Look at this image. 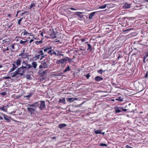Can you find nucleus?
I'll return each mask as SVG.
<instances>
[{
    "label": "nucleus",
    "instance_id": "nucleus-4",
    "mask_svg": "<svg viewBox=\"0 0 148 148\" xmlns=\"http://www.w3.org/2000/svg\"><path fill=\"white\" fill-rule=\"evenodd\" d=\"M25 68V67H24V66L22 65L21 67L16 70L18 75H19L20 76H22L24 75V73L27 71Z\"/></svg>",
    "mask_w": 148,
    "mask_h": 148
},
{
    "label": "nucleus",
    "instance_id": "nucleus-28",
    "mask_svg": "<svg viewBox=\"0 0 148 148\" xmlns=\"http://www.w3.org/2000/svg\"><path fill=\"white\" fill-rule=\"evenodd\" d=\"M27 40H26L25 41H23L22 40H21L20 41V43L22 45H25V43L27 42Z\"/></svg>",
    "mask_w": 148,
    "mask_h": 148
},
{
    "label": "nucleus",
    "instance_id": "nucleus-9",
    "mask_svg": "<svg viewBox=\"0 0 148 148\" xmlns=\"http://www.w3.org/2000/svg\"><path fill=\"white\" fill-rule=\"evenodd\" d=\"M40 102V103L39 104V108L40 110H42L45 108V103L43 101H41Z\"/></svg>",
    "mask_w": 148,
    "mask_h": 148
},
{
    "label": "nucleus",
    "instance_id": "nucleus-1",
    "mask_svg": "<svg viewBox=\"0 0 148 148\" xmlns=\"http://www.w3.org/2000/svg\"><path fill=\"white\" fill-rule=\"evenodd\" d=\"M27 105V106H29L30 107L27 108V110L31 114H33L36 112V108L39 106V103L38 102H36L32 104H28Z\"/></svg>",
    "mask_w": 148,
    "mask_h": 148
},
{
    "label": "nucleus",
    "instance_id": "nucleus-25",
    "mask_svg": "<svg viewBox=\"0 0 148 148\" xmlns=\"http://www.w3.org/2000/svg\"><path fill=\"white\" fill-rule=\"evenodd\" d=\"M87 45L88 46V48L87 49V50H90V51H91L92 49L90 45V44H88Z\"/></svg>",
    "mask_w": 148,
    "mask_h": 148
},
{
    "label": "nucleus",
    "instance_id": "nucleus-41",
    "mask_svg": "<svg viewBox=\"0 0 148 148\" xmlns=\"http://www.w3.org/2000/svg\"><path fill=\"white\" fill-rule=\"evenodd\" d=\"M6 93L5 92H3L1 93L0 95L2 96H4L6 95Z\"/></svg>",
    "mask_w": 148,
    "mask_h": 148
},
{
    "label": "nucleus",
    "instance_id": "nucleus-50",
    "mask_svg": "<svg viewBox=\"0 0 148 148\" xmlns=\"http://www.w3.org/2000/svg\"><path fill=\"white\" fill-rule=\"evenodd\" d=\"M60 59L58 60L56 62V64H59L60 63H61V62H60Z\"/></svg>",
    "mask_w": 148,
    "mask_h": 148
},
{
    "label": "nucleus",
    "instance_id": "nucleus-3",
    "mask_svg": "<svg viewBox=\"0 0 148 148\" xmlns=\"http://www.w3.org/2000/svg\"><path fill=\"white\" fill-rule=\"evenodd\" d=\"M49 64V60L48 59H45L41 62V64L39 66V68L40 69L47 68Z\"/></svg>",
    "mask_w": 148,
    "mask_h": 148
},
{
    "label": "nucleus",
    "instance_id": "nucleus-63",
    "mask_svg": "<svg viewBox=\"0 0 148 148\" xmlns=\"http://www.w3.org/2000/svg\"><path fill=\"white\" fill-rule=\"evenodd\" d=\"M145 2L148 3V0H145Z\"/></svg>",
    "mask_w": 148,
    "mask_h": 148
},
{
    "label": "nucleus",
    "instance_id": "nucleus-47",
    "mask_svg": "<svg viewBox=\"0 0 148 148\" xmlns=\"http://www.w3.org/2000/svg\"><path fill=\"white\" fill-rule=\"evenodd\" d=\"M9 50V48L8 47H7L6 49H3V51H8Z\"/></svg>",
    "mask_w": 148,
    "mask_h": 148
},
{
    "label": "nucleus",
    "instance_id": "nucleus-60",
    "mask_svg": "<svg viewBox=\"0 0 148 148\" xmlns=\"http://www.w3.org/2000/svg\"><path fill=\"white\" fill-rule=\"evenodd\" d=\"M7 16L8 17H10L11 16V14H9L7 15Z\"/></svg>",
    "mask_w": 148,
    "mask_h": 148
},
{
    "label": "nucleus",
    "instance_id": "nucleus-32",
    "mask_svg": "<svg viewBox=\"0 0 148 148\" xmlns=\"http://www.w3.org/2000/svg\"><path fill=\"white\" fill-rule=\"evenodd\" d=\"M45 56H46V55H44V53L43 52V55H42V56H41L40 57V59H39V60H42L44 58H45Z\"/></svg>",
    "mask_w": 148,
    "mask_h": 148
},
{
    "label": "nucleus",
    "instance_id": "nucleus-59",
    "mask_svg": "<svg viewBox=\"0 0 148 148\" xmlns=\"http://www.w3.org/2000/svg\"><path fill=\"white\" fill-rule=\"evenodd\" d=\"M34 41V40L33 39H32L31 40H30L29 42V43H31L33 41Z\"/></svg>",
    "mask_w": 148,
    "mask_h": 148
},
{
    "label": "nucleus",
    "instance_id": "nucleus-54",
    "mask_svg": "<svg viewBox=\"0 0 148 148\" xmlns=\"http://www.w3.org/2000/svg\"><path fill=\"white\" fill-rule=\"evenodd\" d=\"M66 58H67V59H68V60L69 61H71L72 60V59L71 58H69L68 57H67Z\"/></svg>",
    "mask_w": 148,
    "mask_h": 148
},
{
    "label": "nucleus",
    "instance_id": "nucleus-14",
    "mask_svg": "<svg viewBox=\"0 0 148 148\" xmlns=\"http://www.w3.org/2000/svg\"><path fill=\"white\" fill-rule=\"evenodd\" d=\"M1 114L5 120H6L8 121L10 120V118L8 116L3 114Z\"/></svg>",
    "mask_w": 148,
    "mask_h": 148
},
{
    "label": "nucleus",
    "instance_id": "nucleus-22",
    "mask_svg": "<svg viewBox=\"0 0 148 148\" xmlns=\"http://www.w3.org/2000/svg\"><path fill=\"white\" fill-rule=\"evenodd\" d=\"M60 62L62 64H64L65 62L67 61V60L65 58H63L61 59H60Z\"/></svg>",
    "mask_w": 148,
    "mask_h": 148
},
{
    "label": "nucleus",
    "instance_id": "nucleus-13",
    "mask_svg": "<svg viewBox=\"0 0 148 148\" xmlns=\"http://www.w3.org/2000/svg\"><path fill=\"white\" fill-rule=\"evenodd\" d=\"M8 105L3 107H0V109L4 112H6L7 110V106Z\"/></svg>",
    "mask_w": 148,
    "mask_h": 148
},
{
    "label": "nucleus",
    "instance_id": "nucleus-20",
    "mask_svg": "<svg viewBox=\"0 0 148 148\" xmlns=\"http://www.w3.org/2000/svg\"><path fill=\"white\" fill-rule=\"evenodd\" d=\"M95 12H94L91 13L89 14V19H91L92 18V16L94 15Z\"/></svg>",
    "mask_w": 148,
    "mask_h": 148
},
{
    "label": "nucleus",
    "instance_id": "nucleus-19",
    "mask_svg": "<svg viewBox=\"0 0 148 148\" xmlns=\"http://www.w3.org/2000/svg\"><path fill=\"white\" fill-rule=\"evenodd\" d=\"M66 126V125L65 124H60L59 125V127L60 128L62 129L63 127H64Z\"/></svg>",
    "mask_w": 148,
    "mask_h": 148
},
{
    "label": "nucleus",
    "instance_id": "nucleus-16",
    "mask_svg": "<svg viewBox=\"0 0 148 148\" xmlns=\"http://www.w3.org/2000/svg\"><path fill=\"white\" fill-rule=\"evenodd\" d=\"M82 12H76V14H75L79 16L80 18H82L84 16V15H82Z\"/></svg>",
    "mask_w": 148,
    "mask_h": 148
},
{
    "label": "nucleus",
    "instance_id": "nucleus-35",
    "mask_svg": "<svg viewBox=\"0 0 148 148\" xmlns=\"http://www.w3.org/2000/svg\"><path fill=\"white\" fill-rule=\"evenodd\" d=\"M47 71L46 70L45 71H42V72H41V75H42V76L44 75L47 73Z\"/></svg>",
    "mask_w": 148,
    "mask_h": 148
},
{
    "label": "nucleus",
    "instance_id": "nucleus-15",
    "mask_svg": "<svg viewBox=\"0 0 148 148\" xmlns=\"http://www.w3.org/2000/svg\"><path fill=\"white\" fill-rule=\"evenodd\" d=\"M10 75L11 76V77H16V75H18L16 70L13 73H10Z\"/></svg>",
    "mask_w": 148,
    "mask_h": 148
},
{
    "label": "nucleus",
    "instance_id": "nucleus-11",
    "mask_svg": "<svg viewBox=\"0 0 148 148\" xmlns=\"http://www.w3.org/2000/svg\"><path fill=\"white\" fill-rule=\"evenodd\" d=\"M131 4L130 3H125L123 7L125 9H128L130 8L131 7Z\"/></svg>",
    "mask_w": 148,
    "mask_h": 148
},
{
    "label": "nucleus",
    "instance_id": "nucleus-29",
    "mask_svg": "<svg viewBox=\"0 0 148 148\" xmlns=\"http://www.w3.org/2000/svg\"><path fill=\"white\" fill-rule=\"evenodd\" d=\"M42 42V41L41 40L40 41H35V43L37 45H38L41 44Z\"/></svg>",
    "mask_w": 148,
    "mask_h": 148
},
{
    "label": "nucleus",
    "instance_id": "nucleus-39",
    "mask_svg": "<svg viewBox=\"0 0 148 148\" xmlns=\"http://www.w3.org/2000/svg\"><path fill=\"white\" fill-rule=\"evenodd\" d=\"M100 145L102 146H107V145L106 144L104 143H100Z\"/></svg>",
    "mask_w": 148,
    "mask_h": 148
},
{
    "label": "nucleus",
    "instance_id": "nucleus-55",
    "mask_svg": "<svg viewBox=\"0 0 148 148\" xmlns=\"http://www.w3.org/2000/svg\"><path fill=\"white\" fill-rule=\"evenodd\" d=\"M146 58L145 57H143V62H144V63H145V59Z\"/></svg>",
    "mask_w": 148,
    "mask_h": 148
},
{
    "label": "nucleus",
    "instance_id": "nucleus-24",
    "mask_svg": "<svg viewBox=\"0 0 148 148\" xmlns=\"http://www.w3.org/2000/svg\"><path fill=\"white\" fill-rule=\"evenodd\" d=\"M71 70V69L69 67V66H68L67 67L66 69L63 71V72H66L67 71H70Z\"/></svg>",
    "mask_w": 148,
    "mask_h": 148
},
{
    "label": "nucleus",
    "instance_id": "nucleus-26",
    "mask_svg": "<svg viewBox=\"0 0 148 148\" xmlns=\"http://www.w3.org/2000/svg\"><path fill=\"white\" fill-rule=\"evenodd\" d=\"M106 6L107 4H105L103 5L99 6V9H104L106 7Z\"/></svg>",
    "mask_w": 148,
    "mask_h": 148
},
{
    "label": "nucleus",
    "instance_id": "nucleus-64",
    "mask_svg": "<svg viewBox=\"0 0 148 148\" xmlns=\"http://www.w3.org/2000/svg\"><path fill=\"white\" fill-rule=\"evenodd\" d=\"M2 67H3V66H2V65H0V68H1Z\"/></svg>",
    "mask_w": 148,
    "mask_h": 148
},
{
    "label": "nucleus",
    "instance_id": "nucleus-18",
    "mask_svg": "<svg viewBox=\"0 0 148 148\" xmlns=\"http://www.w3.org/2000/svg\"><path fill=\"white\" fill-rule=\"evenodd\" d=\"M32 66L34 69H36L37 65V62H33L32 64Z\"/></svg>",
    "mask_w": 148,
    "mask_h": 148
},
{
    "label": "nucleus",
    "instance_id": "nucleus-58",
    "mask_svg": "<svg viewBox=\"0 0 148 148\" xmlns=\"http://www.w3.org/2000/svg\"><path fill=\"white\" fill-rule=\"evenodd\" d=\"M25 12H24V13H21L20 14V16H22L23 15V14L25 13Z\"/></svg>",
    "mask_w": 148,
    "mask_h": 148
},
{
    "label": "nucleus",
    "instance_id": "nucleus-43",
    "mask_svg": "<svg viewBox=\"0 0 148 148\" xmlns=\"http://www.w3.org/2000/svg\"><path fill=\"white\" fill-rule=\"evenodd\" d=\"M72 99H73L71 98H68L67 99V101H71Z\"/></svg>",
    "mask_w": 148,
    "mask_h": 148
},
{
    "label": "nucleus",
    "instance_id": "nucleus-45",
    "mask_svg": "<svg viewBox=\"0 0 148 148\" xmlns=\"http://www.w3.org/2000/svg\"><path fill=\"white\" fill-rule=\"evenodd\" d=\"M86 40V38H84L83 39H81V40L82 42H84Z\"/></svg>",
    "mask_w": 148,
    "mask_h": 148
},
{
    "label": "nucleus",
    "instance_id": "nucleus-49",
    "mask_svg": "<svg viewBox=\"0 0 148 148\" xmlns=\"http://www.w3.org/2000/svg\"><path fill=\"white\" fill-rule=\"evenodd\" d=\"M69 9H70L71 10H77L76 9L74 8H69Z\"/></svg>",
    "mask_w": 148,
    "mask_h": 148
},
{
    "label": "nucleus",
    "instance_id": "nucleus-56",
    "mask_svg": "<svg viewBox=\"0 0 148 148\" xmlns=\"http://www.w3.org/2000/svg\"><path fill=\"white\" fill-rule=\"evenodd\" d=\"M20 12V11H18L17 12V14L16 15V16L17 17L18 14Z\"/></svg>",
    "mask_w": 148,
    "mask_h": 148
},
{
    "label": "nucleus",
    "instance_id": "nucleus-48",
    "mask_svg": "<svg viewBox=\"0 0 148 148\" xmlns=\"http://www.w3.org/2000/svg\"><path fill=\"white\" fill-rule=\"evenodd\" d=\"M4 78L5 79H10V77L9 76L6 77H4Z\"/></svg>",
    "mask_w": 148,
    "mask_h": 148
},
{
    "label": "nucleus",
    "instance_id": "nucleus-27",
    "mask_svg": "<svg viewBox=\"0 0 148 148\" xmlns=\"http://www.w3.org/2000/svg\"><path fill=\"white\" fill-rule=\"evenodd\" d=\"M94 132L96 134H101V130H98L95 131Z\"/></svg>",
    "mask_w": 148,
    "mask_h": 148
},
{
    "label": "nucleus",
    "instance_id": "nucleus-37",
    "mask_svg": "<svg viewBox=\"0 0 148 148\" xmlns=\"http://www.w3.org/2000/svg\"><path fill=\"white\" fill-rule=\"evenodd\" d=\"M103 72V70L101 69L97 71V72L98 73H99L100 74H102Z\"/></svg>",
    "mask_w": 148,
    "mask_h": 148
},
{
    "label": "nucleus",
    "instance_id": "nucleus-61",
    "mask_svg": "<svg viewBox=\"0 0 148 148\" xmlns=\"http://www.w3.org/2000/svg\"><path fill=\"white\" fill-rule=\"evenodd\" d=\"M3 120V118L0 116V120Z\"/></svg>",
    "mask_w": 148,
    "mask_h": 148
},
{
    "label": "nucleus",
    "instance_id": "nucleus-31",
    "mask_svg": "<svg viewBox=\"0 0 148 148\" xmlns=\"http://www.w3.org/2000/svg\"><path fill=\"white\" fill-rule=\"evenodd\" d=\"M116 100L119 101H123V98H121V97H119L117 99H116Z\"/></svg>",
    "mask_w": 148,
    "mask_h": 148
},
{
    "label": "nucleus",
    "instance_id": "nucleus-5",
    "mask_svg": "<svg viewBox=\"0 0 148 148\" xmlns=\"http://www.w3.org/2000/svg\"><path fill=\"white\" fill-rule=\"evenodd\" d=\"M52 47H49L47 48H45L44 49V51L45 52H46L48 50V53H51V55L52 54H53L56 56L57 55V53L54 51L53 50H52Z\"/></svg>",
    "mask_w": 148,
    "mask_h": 148
},
{
    "label": "nucleus",
    "instance_id": "nucleus-2",
    "mask_svg": "<svg viewBox=\"0 0 148 148\" xmlns=\"http://www.w3.org/2000/svg\"><path fill=\"white\" fill-rule=\"evenodd\" d=\"M43 51L42 50H36L35 52L34 56L32 58V60L37 61L40 59L41 56L43 55Z\"/></svg>",
    "mask_w": 148,
    "mask_h": 148
},
{
    "label": "nucleus",
    "instance_id": "nucleus-12",
    "mask_svg": "<svg viewBox=\"0 0 148 148\" xmlns=\"http://www.w3.org/2000/svg\"><path fill=\"white\" fill-rule=\"evenodd\" d=\"M103 79L102 77L99 76H97L95 78V80L97 82H99L103 80Z\"/></svg>",
    "mask_w": 148,
    "mask_h": 148
},
{
    "label": "nucleus",
    "instance_id": "nucleus-53",
    "mask_svg": "<svg viewBox=\"0 0 148 148\" xmlns=\"http://www.w3.org/2000/svg\"><path fill=\"white\" fill-rule=\"evenodd\" d=\"M30 77V76L29 75H26V78L27 79H29Z\"/></svg>",
    "mask_w": 148,
    "mask_h": 148
},
{
    "label": "nucleus",
    "instance_id": "nucleus-6",
    "mask_svg": "<svg viewBox=\"0 0 148 148\" xmlns=\"http://www.w3.org/2000/svg\"><path fill=\"white\" fill-rule=\"evenodd\" d=\"M25 50H23V51L21 53H20L18 55V56L19 57H21L20 58H20V59H24L27 58H28V53H25Z\"/></svg>",
    "mask_w": 148,
    "mask_h": 148
},
{
    "label": "nucleus",
    "instance_id": "nucleus-38",
    "mask_svg": "<svg viewBox=\"0 0 148 148\" xmlns=\"http://www.w3.org/2000/svg\"><path fill=\"white\" fill-rule=\"evenodd\" d=\"M84 76H85L87 79H89V77H90V75L89 73H88L86 75H85Z\"/></svg>",
    "mask_w": 148,
    "mask_h": 148
},
{
    "label": "nucleus",
    "instance_id": "nucleus-42",
    "mask_svg": "<svg viewBox=\"0 0 148 148\" xmlns=\"http://www.w3.org/2000/svg\"><path fill=\"white\" fill-rule=\"evenodd\" d=\"M144 57L146 58L148 57V52H147L145 53V55Z\"/></svg>",
    "mask_w": 148,
    "mask_h": 148
},
{
    "label": "nucleus",
    "instance_id": "nucleus-36",
    "mask_svg": "<svg viewBox=\"0 0 148 148\" xmlns=\"http://www.w3.org/2000/svg\"><path fill=\"white\" fill-rule=\"evenodd\" d=\"M22 34H23V35L24 36L25 35L27 34H30V33H29L27 32L25 30L23 32Z\"/></svg>",
    "mask_w": 148,
    "mask_h": 148
},
{
    "label": "nucleus",
    "instance_id": "nucleus-7",
    "mask_svg": "<svg viewBox=\"0 0 148 148\" xmlns=\"http://www.w3.org/2000/svg\"><path fill=\"white\" fill-rule=\"evenodd\" d=\"M114 109L116 113L121 112L122 111L125 112L127 110L124 109L123 107H115Z\"/></svg>",
    "mask_w": 148,
    "mask_h": 148
},
{
    "label": "nucleus",
    "instance_id": "nucleus-62",
    "mask_svg": "<svg viewBox=\"0 0 148 148\" xmlns=\"http://www.w3.org/2000/svg\"><path fill=\"white\" fill-rule=\"evenodd\" d=\"M101 134H102L103 135H104L105 134V132H101Z\"/></svg>",
    "mask_w": 148,
    "mask_h": 148
},
{
    "label": "nucleus",
    "instance_id": "nucleus-33",
    "mask_svg": "<svg viewBox=\"0 0 148 148\" xmlns=\"http://www.w3.org/2000/svg\"><path fill=\"white\" fill-rule=\"evenodd\" d=\"M35 4L34 2H32V3L30 6L29 7V8H31L33 7H35Z\"/></svg>",
    "mask_w": 148,
    "mask_h": 148
},
{
    "label": "nucleus",
    "instance_id": "nucleus-21",
    "mask_svg": "<svg viewBox=\"0 0 148 148\" xmlns=\"http://www.w3.org/2000/svg\"><path fill=\"white\" fill-rule=\"evenodd\" d=\"M65 99L63 98H62V99H60L59 100V102L60 103H62V104H64L65 103Z\"/></svg>",
    "mask_w": 148,
    "mask_h": 148
},
{
    "label": "nucleus",
    "instance_id": "nucleus-30",
    "mask_svg": "<svg viewBox=\"0 0 148 148\" xmlns=\"http://www.w3.org/2000/svg\"><path fill=\"white\" fill-rule=\"evenodd\" d=\"M61 52L59 51H57V56H63L64 54L61 53Z\"/></svg>",
    "mask_w": 148,
    "mask_h": 148
},
{
    "label": "nucleus",
    "instance_id": "nucleus-46",
    "mask_svg": "<svg viewBox=\"0 0 148 148\" xmlns=\"http://www.w3.org/2000/svg\"><path fill=\"white\" fill-rule=\"evenodd\" d=\"M145 77L148 78V71H147L146 73Z\"/></svg>",
    "mask_w": 148,
    "mask_h": 148
},
{
    "label": "nucleus",
    "instance_id": "nucleus-40",
    "mask_svg": "<svg viewBox=\"0 0 148 148\" xmlns=\"http://www.w3.org/2000/svg\"><path fill=\"white\" fill-rule=\"evenodd\" d=\"M23 19V18H21L20 19H19L18 21V23L19 25H21V22L22 21Z\"/></svg>",
    "mask_w": 148,
    "mask_h": 148
},
{
    "label": "nucleus",
    "instance_id": "nucleus-51",
    "mask_svg": "<svg viewBox=\"0 0 148 148\" xmlns=\"http://www.w3.org/2000/svg\"><path fill=\"white\" fill-rule=\"evenodd\" d=\"M44 33V32H42L40 34L42 37H43V34Z\"/></svg>",
    "mask_w": 148,
    "mask_h": 148
},
{
    "label": "nucleus",
    "instance_id": "nucleus-10",
    "mask_svg": "<svg viewBox=\"0 0 148 148\" xmlns=\"http://www.w3.org/2000/svg\"><path fill=\"white\" fill-rule=\"evenodd\" d=\"M21 59L19 58L17 59L16 61L14 62V63L17 64L18 66H20L21 64Z\"/></svg>",
    "mask_w": 148,
    "mask_h": 148
},
{
    "label": "nucleus",
    "instance_id": "nucleus-52",
    "mask_svg": "<svg viewBox=\"0 0 148 148\" xmlns=\"http://www.w3.org/2000/svg\"><path fill=\"white\" fill-rule=\"evenodd\" d=\"M126 147L127 148H132V147L129 146L128 145H127Z\"/></svg>",
    "mask_w": 148,
    "mask_h": 148
},
{
    "label": "nucleus",
    "instance_id": "nucleus-57",
    "mask_svg": "<svg viewBox=\"0 0 148 148\" xmlns=\"http://www.w3.org/2000/svg\"><path fill=\"white\" fill-rule=\"evenodd\" d=\"M51 139L53 140L55 139L56 138V137H52L51 138Z\"/></svg>",
    "mask_w": 148,
    "mask_h": 148
},
{
    "label": "nucleus",
    "instance_id": "nucleus-8",
    "mask_svg": "<svg viewBox=\"0 0 148 148\" xmlns=\"http://www.w3.org/2000/svg\"><path fill=\"white\" fill-rule=\"evenodd\" d=\"M22 64H23V65L24 66V67H25V69L26 71L28 69L31 68L32 67V66L30 64H27L24 61L22 62Z\"/></svg>",
    "mask_w": 148,
    "mask_h": 148
},
{
    "label": "nucleus",
    "instance_id": "nucleus-23",
    "mask_svg": "<svg viewBox=\"0 0 148 148\" xmlns=\"http://www.w3.org/2000/svg\"><path fill=\"white\" fill-rule=\"evenodd\" d=\"M16 45V44L15 43L12 44L9 47H11L12 49L14 50L15 49V45Z\"/></svg>",
    "mask_w": 148,
    "mask_h": 148
},
{
    "label": "nucleus",
    "instance_id": "nucleus-17",
    "mask_svg": "<svg viewBox=\"0 0 148 148\" xmlns=\"http://www.w3.org/2000/svg\"><path fill=\"white\" fill-rule=\"evenodd\" d=\"M33 95V93L32 92H30L29 93L28 95H25L24 96V97H26L27 98V99H28L29 98L31 97Z\"/></svg>",
    "mask_w": 148,
    "mask_h": 148
},
{
    "label": "nucleus",
    "instance_id": "nucleus-34",
    "mask_svg": "<svg viewBox=\"0 0 148 148\" xmlns=\"http://www.w3.org/2000/svg\"><path fill=\"white\" fill-rule=\"evenodd\" d=\"M12 65L13 66V67L15 69H16L17 68H18V65H17V64H15L14 63L12 64Z\"/></svg>",
    "mask_w": 148,
    "mask_h": 148
},
{
    "label": "nucleus",
    "instance_id": "nucleus-44",
    "mask_svg": "<svg viewBox=\"0 0 148 148\" xmlns=\"http://www.w3.org/2000/svg\"><path fill=\"white\" fill-rule=\"evenodd\" d=\"M15 69L13 67L10 69V71L9 72H10L14 71Z\"/></svg>",
    "mask_w": 148,
    "mask_h": 148
}]
</instances>
